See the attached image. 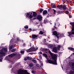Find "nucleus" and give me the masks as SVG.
Instances as JSON below:
<instances>
[{
    "label": "nucleus",
    "mask_w": 74,
    "mask_h": 74,
    "mask_svg": "<svg viewBox=\"0 0 74 74\" xmlns=\"http://www.w3.org/2000/svg\"><path fill=\"white\" fill-rule=\"evenodd\" d=\"M17 40L18 41H21V40L20 39V38L19 37H17L16 38Z\"/></svg>",
    "instance_id": "cd10ccee"
},
{
    "label": "nucleus",
    "mask_w": 74,
    "mask_h": 74,
    "mask_svg": "<svg viewBox=\"0 0 74 74\" xmlns=\"http://www.w3.org/2000/svg\"><path fill=\"white\" fill-rule=\"evenodd\" d=\"M28 16V18L29 17L30 19H32V18L33 17V16H32V15H30L29 16Z\"/></svg>",
    "instance_id": "bb28decb"
},
{
    "label": "nucleus",
    "mask_w": 74,
    "mask_h": 74,
    "mask_svg": "<svg viewBox=\"0 0 74 74\" xmlns=\"http://www.w3.org/2000/svg\"><path fill=\"white\" fill-rule=\"evenodd\" d=\"M42 16H41V15H39L37 16V19H38L39 21H41L42 20Z\"/></svg>",
    "instance_id": "6e6552de"
},
{
    "label": "nucleus",
    "mask_w": 74,
    "mask_h": 74,
    "mask_svg": "<svg viewBox=\"0 0 74 74\" xmlns=\"http://www.w3.org/2000/svg\"><path fill=\"white\" fill-rule=\"evenodd\" d=\"M0 58L1 59H3V56H5V53L4 52V50L2 49L1 50L0 52Z\"/></svg>",
    "instance_id": "423d86ee"
},
{
    "label": "nucleus",
    "mask_w": 74,
    "mask_h": 74,
    "mask_svg": "<svg viewBox=\"0 0 74 74\" xmlns=\"http://www.w3.org/2000/svg\"><path fill=\"white\" fill-rule=\"evenodd\" d=\"M57 8H58V9L59 10H62V5H58V6L57 7Z\"/></svg>",
    "instance_id": "f8f14e48"
},
{
    "label": "nucleus",
    "mask_w": 74,
    "mask_h": 74,
    "mask_svg": "<svg viewBox=\"0 0 74 74\" xmlns=\"http://www.w3.org/2000/svg\"><path fill=\"white\" fill-rule=\"evenodd\" d=\"M37 59L38 60H39V59L38 58Z\"/></svg>",
    "instance_id": "338daca9"
},
{
    "label": "nucleus",
    "mask_w": 74,
    "mask_h": 74,
    "mask_svg": "<svg viewBox=\"0 0 74 74\" xmlns=\"http://www.w3.org/2000/svg\"><path fill=\"white\" fill-rule=\"evenodd\" d=\"M4 52H7V48H4Z\"/></svg>",
    "instance_id": "4c0bfd02"
},
{
    "label": "nucleus",
    "mask_w": 74,
    "mask_h": 74,
    "mask_svg": "<svg viewBox=\"0 0 74 74\" xmlns=\"http://www.w3.org/2000/svg\"><path fill=\"white\" fill-rule=\"evenodd\" d=\"M21 53H24V51H22L21 52Z\"/></svg>",
    "instance_id": "a18cd8bd"
},
{
    "label": "nucleus",
    "mask_w": 74,
    "mask_h": 74,
    "mask_svg": "<svg viewBox=\"0 0 74 74\" xmlns=\"http://www.w3.org/2000/svg\"><path fill=\"white\" fill-rule=\"evenodd\" d=\"M29 27H28V26L27 25H26L24 27V28H25V29H28Z\"/></svg>",
    "instance_id": "58836bf2"
},
{
    "label": "nucleus",
    "mask_w": 74,
    "mask_h": 74,
    "mask_svg": "<svg viewBox=\"0 0 74 74\" xmlns=\"http://www.w3.org/2000/svg\"><path fill=\"white\" fill-rule=\"evenodd\" d=\"M53 10L54 11L53 14H55V13H56V10H55L54 9H53Z\"/></svg>",
    "instance_id": "a19ab883"
},
{
    "label": "nucleus",
    "mask_w": 74,
    "mask_h": 74,
    "mask_svg": "<svg viewBox=\"0 0 74 74\" xmlns=\"http://www.w3.org/2000/svg\"><path fill=\"white\" fill-rule=\"evenodd\" d=\"M12 49V45H11L9 47V49L10 50H11Z\"/></svg>",
    "instance_id": "c9c22d12"
},
{
    "label": "nucleus",
    "mask_w": 74,
    "mask_h": 74,
    "mask_svg": "<svg viewBox=\"0 0 74 74\" xmlns=\"http://www.w3.org/2000/svg\"><path fill=\"white\" fill-rule=\"evenodd\" d=\"M72 67L73 71H74V63H72Z\"/></svg>",
    "instance_id": "393cba45"
},
{
    "label": "nucleus",
    "mask_w": 74,
    "mask_h": 74,
    "mask_svg": "<svg viewBox=\"0 0 74 74\" xmlns=\"http://www.w3.org/2000/svg\"><path fill=\"white\" fill-rule=\"evenodd\" d=\"M33 19H34V20L36 19V18H33Z\"/></svg>",
    "instance_id": "603ef678"
},
{
    "label": "nucleus",
    "mask_w": 74,
    "mask_h": 74,
    "mask_svg": "<svg viewBox=\"0 0 74 74\" xmlns=\"http://www.w3.org/2000/svg\"><path fill=\"white\" fill-rule=\"evenodd\" d=\"M43 11H44V10L42 8H41L40 9V10L39 12H40V13H42V12Z\"/></svg>",
    "instance_id": "7c9ffc66"
},
{
    "label": "nucleus",
    "mask_w": 74,
    "mask_h": 74,
    "mask_svg": "<svg viewBox=\"0 0 74 74\" xmlns=\"http://www.w3.org/2000/svg\"><path fill=\"white\" fill-rule=\"evenodd\" d=\"M50 47L51 49L53 48V45H50Z\"/></svg>",
    "instance_id": "2f4dec72"
},
{
    "label": "nucleus",
    "mask_w": 74,
    "mask_h": 74,
    "mask_svg": "<svg viewBox=\"0 0 74 74\" xmlns=\"http://www.w3.org/2000/svg\"><path fill=\"white\" fill-rule=\"evenodd\" d=\"M41 66H39L38 67L39 70H41Z\"/></svg>",
    "instance_id": "37998d69"
},
{
    "label": "nucleus",
    "mask_w": 74,
    "mask_h": 74,
    "mask_svg": "<svg viewBox=\"0 0 74 74\" xmlns=\"http://www.w3.org/2000/svg\"><path fill=\"white\" fill-rule=\"evenodd\" d=\"M32 37L33 39H35V40H37L38 39V38H37V36L36 35H32Z\"/></svg>",
    "instance_id": "1a4fd4ad"
},
{
    "label": "nucleus",
    "mask_w": 74,
    "mask_h": 74,
    "mask_svg": "<svg viewBox=\"0 0 74 74\" xmlns=\"http://www.w3.org/2000/svg\"><path fill=\"white\" fill-rule=\"evenodd\" d=\"M42 55L44 56L45 57V58H46V59H47V58H48V56H47V54L45 53H43L42 54Z\"/></svg>",
    "instance_id": "6ab92c4d"
},
{
    "label": "nucleus",
    "mask_w": 74,
    "mask_h": 74,
    "mask_svg": "<svg viewBox=\"0 0 74 74\" xmlns=\"http://www.w3.org/2000/svg\"><path fill=\"white\" fill-rule=\"evenodd\" d=\"M53 52H55V53H56V52H57V48H56V47H54L53 48Z\"/></svg>",
    "instance_id": "4468645a"
},
{
    "label": "nucleus",
    "mask_w": 74,
    "mask_h": 74,
    "mask_svg": "<svg viewBox=\"0 0 74 74\" xmlns=\"http://www.w3.org/2000/svg\"><path fill=\"white\" fill-rule=\"evenodd\" d=\"M56 22H57V21H58V18L57 19H56Z\"/></svg>",
    "instance_id": "680f3d73"
},
{
    "label": "nucleus",
    "mask_w": 74,
    "mask_h": 74,
    "mask_svg": "<svg viewBox=\"0 0 74 74\" xmlns=\"http://www.w3.org/2000/svg\"><path fill=\"white\" fill-rule=\"evenodd\" d=\"M29 30L30 31H33L31 28L29 29Z\"/></svg>",
    "instance_id": "8fccbe9b"
},
{
    "label": "nucleus",
    "mask_w": 74,
    "mask_h": 74,
    "mask_svg": "<svg viewBox=\"0 0 74 74\" xmlns=\"http://www.w3.org/2000/svg\"><path fill=\"white\" fill-rule=\"evenodd\" d=\"M40 54H42V52H40Z\"/></svg>",
    "instance_id": "4d7b16f0"
},
{
    "label": "nucleus",
    "mask_w": 74,
    "mask_h": 74,
    "mask_svg": "<svg viewBox=\"0 0 74 74\" xmlns=\"http://www.w3.org/2000/svg\"><path fill=\"white\" fill-rule=\"evenodd\" d=\"M62 13H63V12L62 11L59 10L57 12V13L58 14H62Z\"/></svg>",
    "instance_id": "aec40b11"
},
{
    "label": "nucleus",
    "mask_w": 74,
    "mask_h": 74,
    "mask_svg": "<svg viewBox=\"0 0 74 74\" xmlns=\"http://www.w3.org/2000/svg\"><path fill=\"white\" fill-rule=\"evenodd\" d=\"M27 58V59L28 60H32V58L29 57H28Z\"/></svg>",
    "instance_id": "a878e982"
},
{
    "label": "nucleus",
    "mask_w": 74,
    "mask_h": 74,
    "mask_svg": "<svg viewBox=\"0 0 74 74\" xmlns=\"http://www.w3.org/2000/svg\"><path fill=\"white\" fill-rule=\"evenodd\" d=\"M39 60H41L42 59V57H41V55H40L39 56Z\"/></svg>",
    "instance_id": "e433bc0d"
},
{
    "label": "nucleus",
    "mask_w": 74,
    "mask_h": 74,
    "mask_svg": "<svg viewBox=\"0 0 74 74\" xmlns=\"http://www.w3.org/2000/svg\"><path fill=\"white\" fill-rule=\"evenodd\" d=\"M18 74H30V73L27 72V71L26 70H23L21 69H19L18 71Z\"/></svg>",
    "instance_id": "f03ea898"
},
{
    "label": "nucleus",
    "mask_w": 74,
    "mask_h": 74,
    "mask_svg": "<svg viewBox=\"0 0 74 74\" xmlns=\"http://www.w3.org/2000/svg\"><path fill=\"white\" fill-rule=\"evenodd\" d=\"M41 65L42 66H43V64H41Z\"/></svg>",
    "instance_id": "bf43d9fd"
},
{
    "label": "nucleus",
    "mask_w": 74,
    "mask_h": 74,
    "mask_svg": "<svg viewBox=\"0 0 74 74\" xmlns=\"http://www.w3.org/2000/svg\"><path fill=\"white\" fill-rule=\"evenodd\" d=\"M70 24L72 25V32H73V31H74V23L71 22Z\"/></svg>",
    "instance_id": "9d476101"
},
{
    "label": "nucleus",
    "mask_w": 74,
    "mask_h": 74,
    "mask_svg": "<svg viewBox=\"0 0 74 74\" xmlns=\"http://www.w3.org/2000/svg\"><path fill=\"white\" fill-rule=\"evenodd\" d=\"M58 26H60V24H59Z\"/></svg>",
    "instance_id": "774afa93"
},
{
    "label": "nucleus",
    "mask_w": 74,
    "mask_h": 74,
    "mask_svg": "<svg viewBox=\"0 0 74 74\" xmlns=\"http://www.w3.org/2000/svg\"><path fill=\"white\" fill-rule=\"evenodd\" d=\"M16 53H12L11 54H10L8 55L9 57V58L8 60V61H9L10 62H11V63H13V62H14V60H13L12 59H11V58H12L14 56H16Z\"/></svg>",
    "instance_id": "7ed1b4c3"
},
{
    "label": "nucleus",
    "mask_w": 74,
    "mask_h": 74,
    "mask_svg": "<svg viewBox=\"0 0 74 74\" xmlns=\"http://www.w3.org/2000/svg\"><path fill=\"white\" fill-rule=\"evenodd\" d=\"M33 66H34V65L32 63L30 64L29 65V66L30 67H33Z\"/></svg>",
    "instance_id": "b1692460"
},
{
    "label": "nucleus",
    "mask_w": 74,
    "mask_h": 74,
    "mask_svg": "<svg viewBox=\"0 0 74 74\" xmlns=\"http://www.w3.org/2000/svg\"><path fill=\"white\" fill-rule=\"evenodd\" d=\"M56 41V42H57L58 43H59V42L57 40Z\"/></svg>",
    "instance_id": "864d4df0"
},
{
    "label": "nucleus",
    "mask_w": 74,
    "mask_h": 74,
    "mask_svg": "<svg viewBox=\"0 0 74 74\" xmlns=\"http://www.w3.org/2000/svg\"><path fill=\"white\" fill-rule=\"evenodd\" d=\"M30 54L31 55H32V53H30Z\"/></svg>",
    "instance_id": "0e129e2a"
},
{
    "label": "nucleus",
    "mask_w": 74,
    "mask_h": 74,
    "mask_svg": "<svg viewBox=\"0 0 74 74\" xmlns=\"http://www.w3.org/2000/svg\"><path fill=\"white\" fill-rule=\"evenodd\" d=\"M55 29H57V27H56V25H55V26H54V28L52 29L53 30H55Z\"/></svg>",
    "instance_id": "c85d7f7f"
},
{
    "label": "nucleus",
    "mask_w": 74,
    "mask_h": 74,
    "mask_svg": "<svg viewBox=\"0 0 74 74\" xmlns=\"http://www.w3.org/2000/svg\"><path fill=\"white\" fill-rule=\"evenodd\" d=\"M43 32H42L41 31H40L39 33V34H41V35H42L43 34Z\"/></svg>",
    "instance_id": "c756f323"
},
{
    "label": "nucleus",
    "mask_w": 74,
    "mask_h": 74,
    "mask_svg": "<svg viewBox=\"0 0 74 74\" xmlns=\"http://www.w3.org/2000/svg\"><path fill=\"white\" fill-rule=\"evenodd\" d=\"M51 8H50L48 10V12H50V11H51Z\"/></svg>",
    "instance_id": "79ce46f5"
},
{
    "label": "nucleus",
    "mask_w": 74,
    "mask_h": 74,
    "mask_svg": "<svg viewBox=\"0 0 74 74\" xmlns=\"http://www.w3.org/2000/svg\"><path fill=\"white\" fill-rule=\"evenodd\" d=\"M60 45H58L57 47V49L58 51H60Z\"/></svg>",
    "instance_id": "4be33fe9"
},
{
    "label": "nucleus",
    "mask_w": 74,
    "mask_h": 74,
    "mask_svg": "<svg viewBox=\"0 0 74 74\" xmlns=\"http://www.w3.org/2000/svg\"><path fill=\"white\" fill-rule=\"evenodd\" d=\"M36 36H37V38H38V35H36Z\"/></svg>",
    "instance_id": "052dcab7"
},
{
    "label": "nucleus",
    "mask_w": 74,
    "mask_h": 74,
    "mask_svg": "<svg viewBox=\"0 0 74 74\" xmlns=\"http://www.w3.org/2000/svg\"><path fill=\"white\" fill-rule=\"evenodd\" d=\"M66 14H69V12L68 11H66Z\"/></svg>",
    "instance_id": "c03bdc74"
},
{
    "label": "nucleus",
    "mask_w": 74,
    "mask_h": 74,
    "mask_svg": "<svg viewBox=\"0 0 74 74\" xmlns=\"http://www.w3.org/2000/svg\"><path fill=\"white\" fill-rule=\"evenodd\" d=\"M47 12H48L47 10H44L43 12V15H46L47 14Z\"/></svg>",
    "instance_id": "f3484780"
},
{
    "label": "nucleus",
    "mask_w": 74,
    "mask_h": 74,
    "mask_svg": "<svg viewBox=\"0 0 74 74\" xmlns=\"http://www.w3.org/2000/svg\"><path fill=\"white\" fill-rule=\"evenodd\" d=\"M21 64L20 63V62H18L17 64V66H21Z\"/></svg>",
    "instance_id": "f704fd0d"
},
{
    "label": "nucleus",
    "mask_w": 74,
    "mask_h": 74,
    "mask_svg": "<svg viewBox=\"0 0 74 74\" xmlns=\"http://www.w3.org/2000/svg\"><path fill=\"white\" fill-rule=\"evenodd\" d=\"M33 12V16H34V17H36V16H37V12Z\"/></svg>",
    "instance_id": "dca6fc26"
},
{
    "label": "nucleus",
    "mask_w": 74,
    "mask_h": 74,
    "mask_svg": "<svg viewBox=\"0 0 74 74\" xmlns=\"http://www.w3.org/2000/svg\"><path fill=\"white\" fill-rule=\"evenodd\" d=\"M48 17H49V16H47V18H48Z\"/></svg>",
    "instance_id": "69168bd1"
},
{
    "label": "nucleus",
    "mask_w": 74,
    "mask_h": 74,
    "mask_svg": "<svg viewBox=\"0 0 74 74\" xmlns=\"http://www.w3.org/2000/svg\"><path fill=\"white\" fill-rule=\"evenodd\" d=\"M57 57H54V58H51L50 59H52V61L51 60H48L47 62L49 63H50V64H55V65H58V64L57 63Z\"/></svg>",
    "instance_id": "f257e3e1"
},
{
    "label": "nucleus",
    "mask_w": 74,
    "mask_h": 74,
    "mask_svg": "<svg viewBox=\"0 0 74 74\" xmlns=\"http://www.w3.org/2000/svg\"><path fill=\"white\" fill-rule=\"evenodd\" d=\"M53 34L54 36H56L58 39H59V38L61 37V36H62V35L58 34V33H57V31H56L53 32Z\"/></svg>",
    "instance_id": "39448f33"
},
{
    "label": "nucleus",
    "mask_w": 74,
    "mask_h": 74,
    "mask_svg": "<svg viewBox=\"0 0 74 74\" xmlns=\"http://www.w3.org/2000/svg\"><path fill=\"white\" fill-rule=\"evenodd\" d=\"M69 74H74L73 71H71L69 72Z\"/></svg>",
    "instance_id": "473e14b6"
},
{
    "label": "nucleus",
    "mask_w": 74,
    "mask_h": 74,
    "mask_svg": "<svg viewBox=\"0 0 74 74\" xmlns=\"http://www.w3.org/2000/svg\"><path fill=\"white\" fill-rule=\"evenodd\" d=\"M49 53H50L51 55V58H53L54 57H58V56L56 54H53V53H51V51H49Z\"/></svg>",
    "instance_id": "0eeeda50"
},
{
    "label": "nucleus",
    "mask_w": 74,
    "mask_h": 74,
    "mask_svg": "<svg viewBox=\"0 0 74 74\" xmlns=\"http://www.w3.org/2000/svg\"><path fill=\"white\" fill-rule=\"evenodd\" d=\"M56 5L54 3H52L51 5V8H55Z\"/></svg>",
    "instance_id": "9b49d317"
},
{
    "label": "nucleus",
    "mask_w": 74,
    "mask_h": 74,
    "mask_svg": "<svg viewBox=\"0 0 74 74\" xmlns=\"http://www.w3.org/2000/svg\"><path fill=\"white\" fill-rule=\"evenodd\" d=\"M68 33L69 34V35H68V36L70 37V36H71V34H73V35H74V31L72 32H68Z\"/></svg>",
    "instance_id": "ddd939ff"
},
{
    "label": "nucleus",
    "mask_w": 74,
    "mask_h": 74,
    "mask_svg": "<svg viewBox=\"0 0 74 74\" xmlns=\"http://www.w3.org/2000/svg\"><path fill=\"white\" fill-rule=\"evenodd\" d=\"M69 18H71L72 17V16H71V15H70L69 16Z\"/></svg>",
    "instance_id": "09e8293b"
},
{
    "label": "nucleus",
    "mask_w": 74,
    "mask_h": 74,
    "mask_svg": "<svg viewBox=\"0 0 74 74\" xmlns=\"http://www.w3.org/2000/svg\"><path fill=\"white\" fill-rule=\"evenodd\" d=\"M27 58H24V60H27Z\"/></svg>",
    "instance_id": "de8ad7c7"
},
{
    "label": "nucleus",
    "mask_w": 74,
    "mask_h": 74,
    "mask_svg": "<svg viewBox=\"0 0 74 74\" xmlns=\"http://www.w3.org/2000/svg\"><path fill=\"white\" fill-rule=\"evenodd\" d=\"M32 61L33 62H34V63H36V60L33 59L32 60Z\"/></svg>",
    "instance_id": "72a5a7b5"
},
{
    "label": "nucleus",
    "mask_w": 74,
    "mask_h": 74,
    "mask_svg": "<svg viewBox=\"0 0 74 74\" xmlns=\"http://www.w3.org/2000/svg\"><path fill=\"white\" fill-rule=\"evenodd\" d=\"M32 31H36V30H34L33 29Z\"/></svg>",
    "instance_id": "e2e57ef3"
},
{
    "label": "nucleus",
    "mask_w": 74,
    "mask_h": 74,
    "mask_svg": "<svg viewBox=\"0 0 74 74\" xmlns=\"http://www.w3.org/2000/svg\"><path fill=\"white\" fill-rule=\"evenodd\" d=\"M32 12H29V13H27V14H26V17H29V16H29V15H32Z\"/></svg>",
    "instance_id": "2eb2a0df"
},
{
    "label": "nucleus",
    "mask_w": 74,
    "mask_h": 74,
    "mask_svg": "<svg viewBox=\"0 0 74 74\" xmlns=\"http://www.w3.org/2000/svg\"><path fill=\"white\" fill-rule=\"evenodd\" d=\"M45 51H47L48 49H45Z\"/></svg>",
    "instance_id": "6e6d98bb"
},
{
    "label": "nucleus",
    "mask_w": 74,
    "mask_h": 74,
    "mask_svg": "<svg viewBox=\"0 0 74 74\" xmlns=\"http://www.w3.org/2000/svg\"><path fill=\"white\" fill-rule=\"evenodd\" d=\"M46 39H44V41L45 42H46Z\"/></svg>",
    "instance_id": "49530a36"
},
{
    "label": "nucleus",
    "mask_w": 74,
    "mask_h": 74,
    "mask_svg": "<svg viewBox=\"0 0 74 74\" xmlns=\"http://www.w3.org/2000/svg\"><path fill=\"white\" fill-rule=\"evenodd\" d=\"M3 61L1 59H0V62H2Z\"/></svg>",
    "instance_id": "3c124183"
},
{
    "label": "nucleus",
    "mask_w": 74,
    "mask_h": 74,
    "mask_svg": "<svg viewBox=\"0 0 74 74\" xmlns=\"http://www.w3.org/2000/svg\"><path fill=\"white\" fill-rule=\"evenodd\" d=\"M16 49H13L11 50V52H14L16 51Z\"/></svg>",
    "instance_id": "5701e85b"
},
{
    "label": "nucleus",
    "mask_w": 74,
    "mask_h": 74,
    "mask_svg": "<svg viewBox=\"0 0 74 74\" xmlns=\"http://www.w3.org/2000/svg\"><path fill=\"white\" fill-rule=\"evenodd\" d=\"M37 49V48L35 49L34 47H32L30 48L27 50V52H33V51H36Z\"/></svg>",
    "instance_id": "20e7f679"
},
{
    "label": "nucleus",
    "mask_w": 74,
    "mask_h": 74,
    "mask_svg": "<svg viewBox=\"0 0 74 74\" xmlns=\"http://www.w3.org/2000/svg\"><path fill=\"white\" fill-rule=\"evenodd\" d=\"M68 49H69V50H70L71 51H74V48L73 47H68Z\"/></svg>",
    "instance_id": "a211bd4d"
},
{
    "label": "nucleus",
    "mask_w": 74,
    "mask_h": 74,
    "mask_svg": "<svg viewBox=\"0 0 74 74\" xmlns=\"http://www.w3.org/2000/svg\"><path fill=\"white\" fill-rule=\"evenodd\" d=\"M25 46V43H24L23 44V46Z\"/></svg>",
    "instance_id": "13d9d810"
},
{
    "label": "nucleus",
    "mask_w": 74,
    "mask_h": 74,
    "mask_svg": "<svg viewBox=\"0 0 74 74\" xmlns=\"http://www.w3.org/2000/svg\"><path fill=\"white\" fill-rule=\"evenodd\" d=\"M32 73H33L34 74V73H36V71H34V70H32Z\"/></svg>",
    "instance_id": "ea45409f"
},
{
    "label": "nucleus",
    "mask_w": 74,
    "mask_h": 74,
    "mask_svg": "<svg viewBox=\"0 0 74 74\" xmlns=\"http://www.w3.org/2000/svg\"><path fill=\"white\" fill-rule=\"evenodd\" d=\"M62 8L64 10H66V7L65 5H64L63 6H62Z\"/></svg>",
    "instance_id": "412c9836"
},
{
    "label": "nucleus",
    "mask_w": 74,
    "mask_h": 74,
    "mask_svg": "<svg viewBox=\"0 0 74 74\" xmlns=\"http://www.w3.org/2000/svg\"><path fill=\"white\" fill-rule=\"evenodd\" d=\"M69 10H71V7H70L69 8Z\"/></svg>",
    "instance_id": "5fc2aeb1"
}]
</instances>
